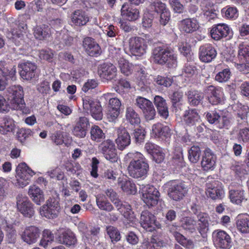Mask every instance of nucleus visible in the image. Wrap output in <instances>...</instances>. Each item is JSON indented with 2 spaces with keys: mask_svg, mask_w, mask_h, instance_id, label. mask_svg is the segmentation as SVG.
Returning <instances> with one entry per match:
<instances>
[{
  "mask_svg": "<svg viewBox=\"0 0 249 249\" xmlns=\"http://www.w3.org/2000/svg\"><path fill=\"white\" fill-rule=\"evenodd\" d=\"M108 50L111 56L117 60L118 67L122 73L128 76L130 75L133 71H136L140 86L146 85L150 83L147 78V74L146 73L144 67L139 65H134L123 57H121L120 56L121 50L120 48H116L113 46H110Z\"/></svg>",
  "mask_w": 249,
  "mask_h": 249,
  "instance_id": "nucleus-1",
  "label": "nucleus"
},
{
  "mask_svg": "<svg viewBox=\"0 0 249 249\" xmlns=\"http://www.w3.org/2000/svg\"><path fill=\"white\" fill-rule=\"evenodd\" d=\"M125 159L130 160L128 166L129 175L133 178H145L149 170L148 161L140 152L131 151L128 153Z\"/></svg>",
  "mask_w": 249,
  "mask_h": 249,
  "instance_id": "nucleus-2",
  "label": "nucleus"
},
{
  "mask_svg": "<svg viewBox=\"0 0 249 249\" xmlns=\"http://www.w3.org/2000/svg\"><path fill=\"white\" fill-rule=\"evenodd\" d=\"M151 58L156 64H166L171 68H175L177 65V55L163 45L157 46L153 49Z\"/></svg>",
  "mask_w": 249,
  "mask_h": 249,
  "instance_id": "nucleus-3",
  "label": "nucleus"
},
{
  "mask_svg": "<svg viewBox=\"0 0 249 249\" xmlns=\"http://www.w3.org/2000/svg\"><path fill=\"white\" fill-rule=\"evenodd\" d=\"M28 18V16L27 15H22L18 18V30L15 29L18 25L17 23H14L12 26L11 29V36L10 37L13 42L18 46H21L19 48L21 51H28L30 47L28 43H25L24 40L23 35L22 31H24L27 28L26 20Z\"/></svg>",
  "mask_w": 249,
  "mask_h": 249,
  "instance_id": "nucleus-4",
  "label": "nucleus"
},
{
  "mask_svg": "<svg viewBox=\"0 0 249 249\" xmlns=\"http://www.w3.org/2000/svg\"><path fill=\"white\" fill-rule=\"evenodd\" d=\"M6 95L11 104V108L21 110L24 112L25 103L23 100V90L20 85H12L8 87L6 91Z\"/></svg>",
  "mask_w": 249,
  "mask_h": 249,
  "instance_id": "nucleus-5",
  "label": "nucleus"
},
{
  "mask_svg": "<svg viewBox=\"0 0 249 249\" xmlns=\"http://www.w3.org/2000/svg\"><path fill=\"white\" fill-rule=\"evenodd\" d=\"M170 198L175 201L182 199L187 194L188 188L184 182L178 180H171L164 185Z\"/></svg>",
  "mask_w": 249,
  "mask_h": 249,
  "instance_id": "nucleus-6",
  "label": "nucleus"
},
{
  "mask_svg": "<svg viewBox=\"0 0 249 249\" xmlns=\"http://www.w3.org/2000/svg\"><path fill=\"white\" fill-rule=\"evenodd\" d=\"M140 192L141 199L148 207L157 204L160 193L154 186L149 184L142 185L140 186Z\"/></svg>",
  "mask_w": 249,
  "mask_h": 249,
  "instance_id": "nucleus-7",
  "label": "nucleus"
},
{
  "mask_svg": "<svg viewBox=\"0 0 249 249\" xmlns=\"http://www.w3.org/2000/svg\"><path fill=\"white\" fill-rule=\"evenodd\" d=\"M35 175V172L23 162L19 164L16 169V182L15 185L23 188L29 184L31 178Z\"/></svg>",
  "mask_w": 249,
  "mask_h": 249,
  "instance_id": "nucleus-8",
  "label": "nucleus"
},
{
  "mask_svg": "<svg viewBox=\"0 0 249 249\" xmlns=\"http://www.w3.org/2000/svg\"><path fill=\"white\" fill-rule=\"evenodd\" d=\"M83 106L85 111L90 113L95 120H100L102 119V108L100 103L97 100L86 96L83 98Z\"/></svg>",
  "mask_w": 249,
  "mask_h": 249,
  "instance_id": "nucleus-9",
  "label": "nucleus"
},
{
  "mask_svg": "<svg viewBox=\"0 0 249 249\" xmlns=\"http://www.w3.org/2000/svg\"><path fill=\"white\" fill-rule=\"evenodd\" d=\"M212 238L217 249H230L232 246L231 236L225 231L217 230L212 233Z\"/></svg>",
  "mask_w": 249,
  "mask_h": 249,
  "instance_id": "nucleus-10",
  "label": "nucleus"
},
{
  "mask_svg": "<svg viewBox=\"0 0 249 249\" xmlns=\"http://www.w3.org/2000/svg\"><path fill=\"white\" fill-rule=\"evenodd\" d=\"M60 209L58 200L54 197L49 198L46 204L40 208V214L47 218H55Z\"/></svg>",
  "mask_w": 249,
  "mask_h": 249,
  "instance_id": "nucleus-11",
  "label": "nucleus"
},
{
  "mask_svg": "<svg viewBox=\"0 0 249 249\" xmlns=\"http://www.w3.org/2000/svg\"><path fill=\"white\" fill-rule=\"evenodd\" d=\"M147 48V41L142 37H131L129 39V50L133 55L142 56L146 53Z\"/></svg>",
  "mask_w": 249,
  "mask_h": 249,
  "instance_id": "nucleus-12",
  "label": "nucleus"
},
{
  "mask_svg": "<svg viewBox=\"0 0 249 249\" xmlns=\"http://www.w3.org/2000/svg\"><path fill=\"white\" fill-rule=\"evenodd\" d=\"M136 105L140 108L146 121L153 120L156 111L152 103L145 98L138 96L136 99Z\"/></svg>",
  "mask_w": 249,
  "mask_h": 249,
  "instance_id": "nucleus-13",
  "label": "nucleus"
},
{
  "mask_svg": "<svg viewBox=\"0 0 249 249\" xmlns=\"http://www.w3.org/2000/svg\"><path fill=\"white\" fill-rule=\"evenodd\" d=\"M41 230L36 226H26L19 233L21 240L28 245L36 243L40 237Z\"/></svg>",
  "mask_w": 249,
  "mask_h": 249,
  "instance_id": "nucleus-14",
  "label": "nucleus"
},
{
  "mask_svg": "<svg viewBox=\"0 0 249 249\" xmlns=\"http://www.w3.org/2000/svg\"><path fill=\"white\" fill-rule=\"evenodd\" d=\"M140 223L146 231H152L156 229H160L161 225L156 219V217L148 211H142L140 217Z\"/></svg>",
  "mask_w": 249,
  "mask_h": 249,
  "instance_id": "nucleus-15",
  "label": "nucleus"
},
{
  "mask_svg": "<svg viewBox=\"0 0 249 249\" xmlns=\"http://www.w3.org/2000/svg\"><path fill=\"white\" fill-rule=\"evenodd\" d=\"M18 211L25 217L31 218L35 214L34 204L26 196L18 195L17 197Z\"/></svg>",
  "mask_w": 249,
  "mask_h": 249,
  "instance_id": "nucleus-16",
  "label": "nucleus"
},
{
  "mask_svg": "<svg viewBox=\"0 0 249 249\" xmlns=\"http://www.w3.org/2000/svg\"><path fill=\"white\" fill-rule=\"evenodd\" d=\"M56 239L59 244L68 248H74L77 244L75 233L69 229L60 230Z\"/></svg>",
  "mask_w": 249,
  "mask_h": 249,
  "instance_id": "nucleus-17",
  "label": "nucleus"
},
{
  "mask_svg": "<svg viewBox=\"0 0 249 249\" xmlns=\"http://www.w3.org/2000/svg\"><path fill=\"white\" fill-rule=\"evenodd\" d=\"M222 184L218 180L208 181L206 184V194L212 199H221L224 196Z\"/></svg>",
  "mask_w": 249,
  "mask_h": 249,
  "instance_id": "nucleus-18",
  "label": "nucleus"
},
{
  "mask_svg": "<svg viewBox=\"0 0 249 249\" xmlns=\"http://www.w3.org/2000/svg\"><path fill=\"white\" fill-rule=\"evenodd\" d=\"M209 102L213 105L222 103L225 99L223 89L219 87L209 86L205 89Z\"/></svg>",
  "mask_w": 249,
  "mask_h": 249,
  "instance_id": "nucleus-19",
  "label": "nucleus"
},
{
  "mask_svg": "<svg viewBox=\"0 0 249 249\" xmlns=\"http://www.w3.org/2000/svg\"><path fill=\"white\" fill-rule=\"evenodd\" d=\"M104 157L111 162H115L118 160L117 151L114 142L107 140L103 142L99 146Z\"/></svg>",
  "mask_w": 249,
  "mask_h": 249,
  "instance_id": "nucleus-20",
  "label": "nucleus"
},
{
  "mask_svg": "<svg viewBox=\"0 0 249 249\" xmlns=\"http://www.w3.org/2000/svg\"><path fill=\"white\" fill-rule=\"evenodd\" d=\"M151 134L155 138L168 142L171 136V130L168 126L157 123L152 126Z\"/></svg>",
  "mask_w": 249,
  "mask_h": 249,
  "instance_id": "nucleus-21",
  "label": "nucleus"
},
{
  "mask_svg": "<svg viewBox=\"0 0 249 249\" xmlns=\"http://www.w3.org/2000/svg\"><path fill=\"white\" fill-rule=\"evenodd\" d=\"M230 97L232 100V103L230 104L232 109L234 111L237 112L238 117L246 123L249 110L248 107L242 105L236 100L237 95L234 91H231L230 93Z\"/></svg>",
  "mask_w": 249,
  "mask_h": 249,
  "instance_id": "nucleus-22",
  "label": "nucleus"
},
{
  "mask_svg": "<svg viewBox=\"0 0 249 249\" xmlns=\"http://www.w3.org/2000/svg\"><path fill=\"white\" fill-rule=\"evenodd\" d=\"M0 71L3 76L5 78V80L0 77V90H3L6 85L5 80H11L15 81L16 79L15 75L16 73V68L15 67L8 68L6 66L4 61L0 62Z\"/></svg>",
  "mask_w": 249,
  "mask_h": 249,
  "instance_id": "nucleus-23",
  "label": "nucleus"
},
{
  "mask_svg": "<svg viewBox=\"0 0 249 249\" xmlns=\"http://www.w3.org/2000/svg\"><path fill=\"white\" fill-rule=\"evenodd\" d=\"M199 54V58L201 61L208 63L215 58L217 52L213 45L206 44L200 47Z\"/></svg>",
  "mask_w": 249,
  "mask_h": 249,
  "instance_id": "nucleus-24",
  "label": "nucleus"
},
{
  "mask_svg": "<svg viewBox=\"0 0 249 249\" xmlns=\"http://www.w3.org/2000/svg\"><path fill=\"white\" fill-rule=\"evenodd\" d=\"M231 30L225 23H218L213 25L211 30V35L213 39L219 40L229 35Z\"/></svg>",
  "mask_w": 249,
  "mask_h": 249,
  "instance_id": "nucleus-25",
  "label": "nucleus"
},
{
  "mask_svg": "<svg viewBox=\"0 0 249 249\" xmlns=\"http://www.w3.org/2000/svg\"><path fill=\"white\" fill-rule=\"evenodd\" d=\"M216 157L209 148L206 149L202 155L201 161V167L203 170H213L215 166Z\"/></svg>",
  "mask_w": 249,
  "mask_h": 249,
  "instance_id": "nucleus-26",
  "label": "nucleus"
},
{
  "mask_svg": "<svg viewBox=\"0 0 249 249\" xmlns=\"http://www.w3.org/2000/svg\"><path fill=\"white\" fill-rule=\"evenodd\" d=\"M117 138L116 143L118 148L123 150L131 143L130 136L126 129L124 127H120L117 129Z\"/></svg>",
  "mask_w": 249,
  "mask_h": 249,
  "instance_id": "nucleus-27",
  "label": "nucleus"
},
{
  "mask_svg": "<svg viewBox=\"0 0 249 249\" xmlns=\"http://www.w3.org/2000/svg\"><path fill=\"white\" fill-rule=\"evenodd\" d=\"M229 197L231 201L236 204H240L243 201L246 200L245 191L241 185L234 187L233 183L229 186Z\"/></svg>",
  "mask_w": 249,
  "mask_h": 249,
  "instance_id": "nucleus-28",
  "label": "nucleus"
},
{
  "mask_svg": "<svg viewBox=\"0 0 249 249\" xmlns=\"http://www.w3.org/2000/svg\"><path fill=\"white\" fill-rule=\"evenodd\" d=\"M98 73L101 78L107 80H110L116 77L117 69L111 63H104L99 67Z\"/></svg>",
  "mask_w": 249,
  "mask_h": 249,
  "instance_id": "nucleus-29",
  "label": "nucleus"
},
{
  "mask_svg": "<svg viewBox=\"0 0 249 249\" xmlns=\"http://www.w3.org/2000/svg\"><path fill=\"white\" fill-rule=\"evenodd\" d=\"M19 67L20 75L23 79L30 80L35 77L37 68L35 63L27 61L20 63Z\"/></svg>",
  "mask_w": 249,
  "mask_h": 249,
  "instance_id": "nucleus-30",
  "label": "nucleus"
},
{
  "mask_svg": "<svg viewBox=\"0 0 249 249\" xmlns=\"http://www.w3.org/2000/svg\"><path fill=\"white\" fill-rule=\"evenodd\" d=\"M118 211L126 219V221L124 222L125 225L128 224L129 226L133 227L136 225L137 219L129 204L124 202L122 207L118 209Z\"/></svg>",
  "mask_w": 249,
  "mask_h": 249,
  "instance_id": "nucleus-31",
  "label": "nucleus"
},
{
  "mask_svg": "<svg viewBox=\"0 0 249 249\" xmlns=\"http://www.w3.org/2000/svg\"><path fill=\"white\" fill-rule=\"evenodd\" d=\"M83 47L89 55L97 56L101 53L99 44L91 37H87L83 40Z\"/></svg>",
  "mask_w": 249,
  "mask_h": 249,
  "instance_id": "nucleus-32",
  "label": "nucleus"
},
{
  "mask_svg": "<svg viewBox=\"0 0 249 249\" xmlns=\"http://www.w3.org/2000/svg\"><path fill=\"white\" fill-rule=\"evenodd\" d=\"M199 27V23L195 18H185L178 23L179 30L186 33H192L196 31Z\"/></svg>",
  "mask_w": 249,
  "mask_h": 249,
  "instance_id": "nucleus-33",
  "label": "nucleus"
},
{
  "mask_svg": "<svg viewBox=\"0 0 249 249\" xmlns=\"http://www.w3.org/2000/svg\"><path fill=\"white\" fill-rule=\"evenodd\" d=\"M89 125V122L87 118L85 117H80L73 129L72 133L73 135L80 138L85 137Z\"/></svg>",
  "mask_w": 249,
  "mask_h": 249,
  "instance_id": "nucleus-34",
  "label": "nucleus"
},
{
  "mask_svg": "<svg viewBox=\"0 0 249 249\" xmlns=\"http://www.w3.org/2000/svg\"><path fill=\"white\" fill-rule=\"evenodd\" d=\"M121 15L130 21H134L139 17V11L127 3H124L121 8Z\"/></svg>",
  "mask_w": 249,
  "mask_h": 249,
  "instance_id": "nucleus-35",
  "label": "nucleus"
},
{
  "mask_svg": "<svg viewBox=\"0 0 249 249\" xmlns=\"http://www.w3.org/2000/svg\"><path fill=\"white\" fill-rule=\"evenodd\" d=\"M89 21V18L85 11L81 10L75 11L71 16V21L77 26L85 25Z\"/></svg>",
  "mask_w": 249,
  "mask_h": 249,
  "instance_id": "nucleus-36",
  "label": "nucleus"
},
{
  "mask_svg": "<svg viewBox=\"0 0 249 249\" xmlns=\"http://www.w3.org/2000/svg\"><path fill=\"white\" fill-rule=\"evenodd\" d=\"M28 193L30 198L36 205H40L44 201L43 192L35 185L29 187Z\"/></svg>",
  "mask_w": 249,
  "mask_h": 249,
  "instance_id": "nucleus-37",
  "label": "nucleus"
},
{
  "mask_svg": "<svg viewBox=\"0 0 249 249\" xmlns=\"http://www.w3.org/2000/svg\"><path fill=\"white\" fill-rule=\"evenodd\" d=\"M200 120V116L196 109H189L184 112L183 122L188 126H193Z\"/></svg>",
  "mask_w": 249,
  "mask_h": 249,
  "instance_id": "nucleus-38",
  "label": "nucleus"
},
{
  "mask_svg": "<svg viewBox=\"0 0 249 249\" xmlns=\"http://www.w3.org/2000/svg\"><path fill=\"white\" fill-rule=\"evenodd\" d=\"M236 226L241 233H249V215L247 214H239L236 218Z\"/></svg>",
  "mask_w": 249,
  "mask_h": 249,
  "instance_id": "nucleus-39",
  "label": "nucleus"
},
{
  "mask_svg": "<svg viewBox=\"0 0 249 249\" xmlns=\"http://www.w3.org/2000/svg\"><path fill=\"white\" fill-rule=\"evenodd\" d=\"M154 104L160 116L166 119L169 115V112L165 100L162 97L157 95L154 98Z\"/></svg>",
  "mask_w": 249,
  "mask_h": 249,
  "instance_id": "nucleus-40",
  "label": "nucleus"
},
{
  "mask_svg": "<svg viewBox=\"0 0 249 249\" xmlns=\"http://www.w3.org/2000/svg\"><path fill=\"white\" fill-rule=\"evenodd\" d=\"M233 123L231 115L228 111L221 113L217 122L216 127L219 128L229 129Z\"/></svg>",
  "mask_w": 249,
  "mask_h": 249,
  "instance_id": "nucleus-41",
  "label": "nucleus"
},
{
  "mask_svg": "<svg viewBox=\"0 0 249 249\" xmlns=\"http://www.w3.org/2000/svg\"><path fill=\"white\" fill-rule=\"evenodd\" d=\"M16 124L14 120L9 117L2 118L0 121V133L2 135L6 134L8 132L14 130Z\"/></svg>",
  "mask_w": 249,
  "mask_h": 249,
  "instance_id": "nucleus-42",
  "label": "nucleus"
},
{
  "mask_svg": "<svg viewBox=\"0 0 249 249\" xmlns=\"http://www.w3.org/2000/svg\"><path fill=\"white\" fill-rule=\"evenodd\" d=\"M170 231L172 232L177 242L182 246L186 249H193L195 247V244L193 241L190 239H188L178 231H172L170 229Z\"/></svg>",
  "mask_w": 249,
  "mask_h": 249,
  "instance_id": "nucleus-43",
  "label": "nucleus"
},
{
  "mask_svg": "<svg viewBox=\"0 0 249 249\" xmlns=\"http://www.w3.org/2000/svg\"><path fill=\"white\" fill-rule=\"evenodd\" d=\"M96 202L98 207L101 210L110 212L114 209L113 206L103 194H99L96 196Z\"/></svg>",
  "mask_w": 249,
  "mask_h": 249,
  "instance_id": "nucleus-44",
  "label": "nucleus"
},
{
  "mask_svg": "<svg viewBox=\"0 0 249 249\" xmlns=\"http://www.w3.org/2000/svg\"><path fill=\"white\" fill-rule=\"evenodd\" d=\"M119 185L122 190L127 194H135L137 192L135 184L126 178H119L118 179Z\"/></svg>",
  "mask_w": 249,
  "mask_h": 249,
  "instance_id": "nucleus-45",
  "label": "nucleus"
},
{
  "mask_svg": "<svg viewBox=\"0 0 249 249\" xmlns=\"http://www.w3.org/2000/svg\"><path fill=\"white\" fill-rule=\"evenodd\" d=\"M51 31L48 26L43 25L36 26L34 28V34L36 39L42 40L50 36Z\"/></svg>",
  "mask_w": 249,
  "mask_h": 249,
  "instance_id": "nucleus-46",
  "label": "nucleus"
},
{
  "mask_svg": "<svg viewBox=\"0 0 249 249\" xmlns=\"http://www.w3.org/2000/svg\"><path fill=\"white\" fill-rule=\"evenodd\" d=\"M238 58L239 61L249 63V44L243 42L239 45Z\"/></svg>",
  "mask_w": 249,
  "mask_h": 249,
  "instance_id": "nucleus-47",
  "label": "nucleus"
},
{
  "mask_svg": "<svg viewBox=\"0 0 249 249\" xmlns=\"http://www.w3.org/2000/svg\"><path fill=\"white\" fill-rule=\"evenodd\" d=\"M55 126L58 130L52 134L51 139L56 145H61L64 143V136L67 135L61 131L62 127L61 124H57Z\"/></svg>",
  "mask_w": 249,
  "mask_h": 249,
  "instance_id": "nucleus-48",
  "label": "nucleus"
},
{
  "mask_svg": "<svg viewBox=\"0 0 249 249\" xmlns=\"http://www.w3.org/2000/svg\"><path fill=\"white\" fill-rule=\"evenodd\" d=\"M188 102L193 106L198 105L204 98L202 93L196 90H190L187 92Z\"/></svg>",
  "mask_w": 249,
  "mask_h": 249,
  "instance_id": "nucleus-49",
  "label": "nucleus"
},
{
  "mask_svg": "<svg viewBox=\"0 0 249 249\" xmlns=\"http://www.w3.org/2000/svg\"><path fill=\"white\" fill-rule=\"evenodd\" d=\"M200 5L204 16L209 17L210 19H213L216 17L215 13L211 8L210 0H202L200 2Z\"/></svg>",
  "mask_w": 249,
  "mask_h": 249,
  "instance_id": "nucleus-50",
  "label": "nucleus"
},
{
  "mask_svg": "<svg viewBox=\"0 0 249 249\" xmlns=\"http://www.w3.org/2000/svg\"><path fill=\"white\" fill-rule=\"evenodd\" d=\"M53 240L54 235L53 232L50 230L45 229L42 232L39 245L44 248H47L48 245L51 244Z\"/></svg>",
  "mask_w": 249,
  "mask_h": 249,
  "instance_id": "nucleus-51",
  "label": "nucleus"
},
{
  "mask_svg": "<svg viewBox=\"0 0 249 249\" xmlns=\"http://www.w3.org/2000/svg\"><path fill=\"white\" fill-rule=\"evenodd\" d=\"M125 117L127 120L133 125H137L140 123L141 120L139 115L131 107L126 108Z\"/></svg>",
  "mask_w": 249,
  "mask_h": 249,
  "instance_id": "nucleus-52",
  "label": "nucleus"
},
{
  "mask_svg": "<svg viewBox=\"0 0 249 249\" xmlns=\"http://www.w3.org/2000/svg\"><path fill=\"white\" fill-rule=\"evenodd\" d=\"M223 17L231 19H235L238 17V11L235 7L227 6L221 10Z\"/></svg>",
  "mask_w": 249,
  "mask_h": 249,
  "instance_id": "nucleus-53",
  "label": "nucleus"
},
{
  "mask_svg": "<svg viewBox=\"0 0 249 249\" xmlns=\"http://www.w3.org/2000/svg\"><path fill=\"white\" fill-rule=\"evenodd\" d=\"M201 155L200 148L198 146H193L188 150V159L193 163H197Z\"/></svg>",
  "mask_w": 249,
  "mask_h": 249,
  "instance_id": "nucleus-54",
  "label": "nucleus"
},
{
  "mask_svg": "<svg viewBox=\"0 0 249 249\" xmlns=\"http://www.w3.org/2000/svg\"><path fill=\"white\" fill-rule=\"evenodd\" d=\"M103 97L106 100H108V107L120 109L121 102L118 98L114 97L112 93H107L104 94Z\"/></svg>",
  "mask_w": 249,
  "mask_h": 249,
  "instance_id": "nucleus-55",
  "label": "nucleus"
},
{
  "mask_svg": "<svg viewBox=\"0 0 249 249\" xmlns=\"http://www.w3.org/2000/svg\"><path fill=\"white\" fill-rule=\"evenodd\" d=\"M91 139L94 141L101 142L105 138L103 130L97 125L92 127L90 130Z\"/></svg>",
  "mask_w": 249,
  "mask_h": 249,
  "instance_id": "nucleus-56",
  "label": "nucleus"
},
{
  "mask_svg": "<svg viewBox=\"0 0 249 249\" xmlns=\"http://www.w3.org/2000/svg\"><path fill=\"white\" fill-rule=\"evenodd\" d=\"M181 224L184 229L188 230L191 232H193L195 231L196 222L191 217L183 218L181 220Z\"/></svg>",
  "mask_w": 249,
  "mask_h": 249,
  "instance_id": "nucleus-57",
  "label": "nucleus"
},
{
  "mask_svg": "<svg viewBox=\"0 0 249 249\" xmlns=\"http://www.w3.org/2000/svg\"><path fill=\"white\" fill-rule=\"evenodd\" d=\"M167 9L166 4L159 0L151 3L148 7V10L150 12H155L158 14H160Z\"/></svg>",
  "mask_w": 249,
  "mask_h": 249,
  "instance_id": "nucleus-58",
  "label": "nucleus"
},
{
  "mask_svg": "<svg viewBox=\"0 0 249 249\" xmlns=\"http://www.w3.org/2000/svg\"><path fill=\"white\" fill-rule=\"evenodd\" d=\"M107 232L112 242H117L121 239V235L118 229L112 226L106 228Z\"/></svg>",
  "mask_w": 249,
  "mask_h": 249,
  "instance_id": "nucleus-59",
  "label": "nucleus"
},
{
  "mask_svg": "<svg viewBox=\"0 0 249 249\" xmlns=\"http://www.w3.org/2000/svg\"><path fill=\"white\" fill-rule=\"evenodd\" d=\"M154 81L156 84L164 87H169L172 83V80L171 78L160 75L156 76L154 78Z\"/></svg>",
  "mask_w": 249,
  "mask_h": 249,
  "instance_id": "nucleus-60",
  "label": "nucleus"
},
{
  "mask_svg": "<svg viewBox=\"0 0 249 249\" xmlns=\"http://www.w3.org/2000/svg\"><path fill=\"white\" fill-rule=\"evenodd\" d=\"M231 72L229 69H225L218 72L215 77L216 81L219 82L227 81L230 77Z\"/></svg>",
  "mask_w": 249,
  "mask_h": 249,
  "instance_id": "nucleus-61",
  "label": "nucleus"
},
{
  "mask_svg": "<svg viewBox=\"0 0 249 249\" xmlns=\"http://www.w3.org/2000/svg\"><path fill=\"white\" fill-rule=\"evenodd\" d=\"M86 7L88 8H94L98 11L103 8V6L100 0H82Z\"/></svg>",
  "mask_w": 249,
  "mask_h": 249,
  "instance_id": "nucleus-62",
  "label": "nucleus"
},
{
  "mask_svg": "<svg viewBox=\"0 0 249 249\" xmlns=\"http://www.w3.org/2000/svg\"><path fill=\"white\" fill-rule=\"evenodd\" d=\"M164 150L159 146L158 149L152 155L153 160L158 163H161L165 158Z\"/></svg>",
  "mask_w": 249,
  "mask_h": 249,
  "instance_id": "nucleus-63",
  "label": "nucleus"
},
{
  "mask_svg": "<svg viewBox=\"0 0 249 249\" xmlns=\"http://www.w3.org/2000/svg\"><path fill=\"white\" fill-rule=\"evenodd\" d=\"M133 134L136 142L141 143L143 141L145 136V131L143 128L139 127L135 129Z\"/></svg>",
  "mask_w": 249,
  "mask_h": 249,
  "instance_id": "nucleus-64",
  "label": "nucleus"
}]
</instances>
